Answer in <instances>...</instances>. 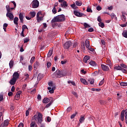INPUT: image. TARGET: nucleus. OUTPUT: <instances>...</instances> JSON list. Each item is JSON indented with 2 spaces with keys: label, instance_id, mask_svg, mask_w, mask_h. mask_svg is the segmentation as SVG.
Listing matches in <instances>:
<instances>
[{
  "label": "nucleus",
  "instance_id": "obj_4",
  "mask_svg": "<svg viewBox=\"0 0 127 127\" xmlns=\"http://www.w3.org/2000/svg\"><path fill=\"white\" fill-rule=\"evenodd\" d=\"M53 78H61L62 77V73L61 70H57L53 74Z\"/></svg>",
  "mask_w": 127,
  "mask_h": 127
},
{
  "label": "nucleus",
  "instance_id": "obj_47",
  "mask_svg": "<svg viewBox=\"0 0 127 127\" xmlns=\"http://www.w3.org/2000/svg\"><path fill=\"white\" fill-rule=\"evenodd\" d=\"M83 25L85 28H89L90 27V25L87 24V23H84Z\"/></svg>",
  "mask_w": 127,
  "mask_h": 127
},
{
  "label": "nucleus",
  "instance_id": "obj_38",
  "mask_svg": "<svg viewBox=\"0 0 127 127\" xmlns=\"http://www.w3.org/2000/svg\"><path fill=\"white\" fill-rule=\"evenodd\" d=\"M120 85L122 87H126V86H127V82H122L120 83Z\"/></svg>",
  "mask_w": 127,
  "mask_h": 127
},
{
  "label": "nucleus",
  "instance_id": "obj_16",
  "mask_svg": "<svg viewBox=\"0 0 127 127\" xmlns=\"http://www.w3.org/2000/svg\"><path fill=\"white\" fill-rule=\"evenodd\" d=\"M17 79H16L15 78H14L13 77L11 79V80L9 81V83L10 85H14L15 83H16V81Z\"/></svg>",
  "mask_w": 127,
  "mask_h": 127
},
{
  "label": "nucleus",
  "instance_id": "obj_36",
  "mask_svg": "<svg viewBox=\"0 0 127 127\" xmlns=\"http://www.w3.org/2000/svg\"><path fill=\"white\" fill-rule=\"evenodd\" d=\"M52 53H53V50H51L49 51L48 54V56L49 57H51V56L52 55Z\"/></svg>",
  "mask_w": 127,
  "mask_h": 127
},
{
  "label": "nucleus",
  "instance_id": "obj_20",
  "mask_svg": "<svg viewBox=\"0 0 127 127\" xmlns=\"http://www.w3.org/2000/svg\"><path fill=\"white\" fill-rule=\"evenodd\" d=\"M90 60V57L89 56H86L84 57L83 61L84 63H87L88 62V60Z\"/></svg>",
  "mask_w": 127,
  "mask_h": 127
},
{
  "label": "nucleus",
  "instance_id": "obj_6",
  "mask_svg": "<svg viewBox=\"0 0 127 127\" xmlns=\"http://www.w3.org/2000/svg\"><path fill=\"white\" fill-rule=\"evenodd\" d=\"M72 46V42L71 41H67L64 44V49H69V47Z\"/></svg>",
  "mask_w": 127,
  "mask_h": 127
},
{
  "label": "nucleus",
  "instance_id": "obj_58",
  "mask_svg": "<svg viewBox=\"0 0 127 127\" xmlns=\"http://www.w3.org/2000/svg\"><path fill=\"white\" fill-rule=\"evenodd\" d=\"M101 42L102 45H106V42L104 41V40H101Z\"/></svg>",
  "mask_w": 127,
  "mask_h": 127
},
{
  "label": "nucleus",
  "instance_id": "obj_10",
  "mask_svg": "<svg viewBox=\"0 0 127 127\" xmlns=\"http://www.w3.org/2000/svg\"><path fill=\"white\" fill-rule=\"evenodd\" d=\"M8 124H9V121L8 120H6L4 121L3 125L1 124L0 126V127H7L8 126Z\"/></svg>",
  "mask_w": 127,
  "mask_h": 127
},
{
  "label": "nucleus",
  "instance_id": "obj_34",
  "mask_svg": "<svg viewBox=\"0 0 127 127\" xmlns=\"http://www.w3.org/2000/svg\"><path fill=\"white\" fill-rule=\"evenodd\" d=\"M114 69L115 70H121L122 67H121V66L120 65H116L114 67Z\"/></svg>",
  "mask_w": 127,
  "mask_h": 127
},
{
  "label": "nucleus",
  "instance_id": "obj_43",
  "mask_svg": "<svg viewBox=\"0 0 127 127\" xmlns=\"http://www.w3.org/2000/svg\"><path fill=\"white\" fill-rule=\"evenodd\" d=\"M77 113L75 112L74 114H72L71 116H70V119L72 120V119H74V118H75V117H76V115H77Z\"/></svg>",
  "mask_w": 127,
  "mask_h": 127
},
{
  "label": "nucleus",
  "instance_id": "obj_12",
  "mask_svg": "<svg viewBox=\"0 0 127 127\" xmlns=\"http://www.w3.org/2000/svg\"><path fill=\"white\" fill-rule=\"evenodd\" d=\"M122 16H121V18L123 20V21H126L127 20V17H126V15L127 14L126 12H122Z\"/></svg>",
  "mask_w": 127,
  "mask_h": 127
},
{
  "label": "nucleus",
  "instance_id": "obj_29",
  "mask_svg": "<svg viewBox=\"0 0 127 127\" xmlns=\"http://www.w3.org/2000/svg\"><path fill=\"white\" fill-rule=\"evenodd\" d=\"M88 81L89 82V83L93 85L94 83H95V79L93 78H90L89 79H88Z\"/></svg>",
  "mask_w": 127,
  "mask_h": 127
},
{
  "label": "nucleus",
  "instance_id": "obj_3",
  "mask_svg": "<svg viewBox=\"0 0 127 127\" xmlns=\"http://www.w3.org/2000/svg\"><path fill=\"white\" fill-rule=\"evenodd\" d=\"M125 117L126 123L127 125V109H126L125 111L123 110L121 112V120L122 121V122L125 121Z\"/></svg>",
  "mask_w": 127,
  "mask_h": 127
},
{
  "label": "nucleus",
  "instance_id": "obj_1",
  "mask_svg": "<svg viewBox=\"0 0 127 127\" xmlns=\"http://www.w3.org/2000/svg\"><path fill=\"white\" fill-rule=\"evenodd\" d=\"M66 20V17L64 14L59 15L55 17L51 21L52 25L54 26L55 22H62Z\"/></svg>",
  "mask_w": 127,
  "mask_h": 127
},
{
  "label": "nucleus",
  "instance_id": "obj_21",
  "mask_svg": "<svg viewBox=\"0 0 127 127\" xmlns=\"http://www.w3.org/2000/svg\"><path fill=\"white\" fill-rule=\"evenodd\" d=\"M85 47L86 48H89L90 47V41H89L88 40H86L85 42Z\"/></svg>",
  "mask_w": 127,
  "mask_h": 127
},
{
  "label": "nucleus",
  "instance_id": "obj_23",
  "mask_svg": "<svg viewBox=\"0 0 127 127\" xmlns=\"http://www.w3.org/2000/svg\"><path fill=\"white\" fill-rule=\"evenodd\" d=\"M39 66V63L36 62L34 64V69H35V70H36V69H37V68H38Z\"/></svg>",
  "mask_w": 127,
  "mask_h": 127
},
{
  "label": "nucleus",
  "instance_id": "obj_15",
  "mask_svg": "<svg viewBox=\"0 0 127 127\" xmlns=\"http://www.w3.org/2000/svg\"><path fill=\"white\" fill-rule=\"evenodd\" d=\"M50 99L51 101L49 103L46 105V108H49V107H50V106H51V105L52 104V103L54 102V99H53V98L50 97Z\"/></svg>",
  "mask_w": 127,
  "mask_h": 127
},
{
  "label": "nucleus",
  "instance_id": "obj_13",
  "mask_svg": "<svg viewBox=\"0 0 127 127\" xmlns=\"http://www.w3.org/2000/svg\"><path fill=\"white\" fill-rule=\"evenodd\" d=\"M21 94V91H18L15 96V100H18V99H19V98L20 97Z\"/></svg>",
  "mask_w": 127,
  "mask_h": 127
},
{
  "label": "nucleus",
  "instance_id": "obj_27",
  "mask_svg": "<svg viewBox=\"0 0 127 127\" xmlns=\"http://www.w3.org/2000/svg\"><path fill=\"white\" fill-rule=\"evenodd\" d=\"M110 16L111 17L112 19H113V18H115L116 20H118V18L117 17V16H116V14H115V13H112L110 15Z\"/></svg>",
  "mask_w": 127,
  "mask_h": 127
},
{
  "label": "nucleus",
  "instance_id": "obj_45",
  "mask_svg": "<svg viewBox=\"0 0 127 127\" xmlns=\"http://www.w3.org/2000/svg\"><path fill=\"white\" fill-rule=\"evenodd\" d=\"M34 60H35V57H32L31 58V59L30 61V63H31V64H32V63H33Z\"/></svg>",
  "mask_w": 127,
  "mask_h": 127
},
{
  "label": "nucleus",
  "instance_id": "obj_62",
  "mask_svg": "<svg viewBox=\"0 0 127 127\" xmlns=\"http://www.w3.org/2000/svg\"><path fill=\"white\" fill-rule=\"evenodd\" d=\"M18 127H24V124H23V123H21L19 124V125Z\"/></svg>",
  "mask_w": 127,
  "mask_h": 127
},
{
  "label": "nucleus",
  "instance_id": "obj_19",
  "mask_svg": "<svg viewBox=\"0 0 127 127\" xmlns=\"http://www.w3.org/2000/svg\"><path fill=\"white\" fill-rule=\"evenodd\" d=\"M62 7H64L66 8L68 6V4H67V2L66 1H64L63 4H61Z\"/></svg>",
  "mask_w": 127,
  "mask_h": 127
},
{
  "label": "nucleus",
  "instance_id": "obj_52",
  "mask_svg": "<svg viewBox=\"0 0 127 127\" xmlns=\"http://www.w3.org/2000/svg\"><path fill=\"white\" fill-rule=\"evenodd\" d=\"M72 95L75 96V97H76V98H78V94H77V92L73 91L72 92Z\"/></svg>",
  "mask_w": 127,
  "mask_h": 127
},
{
  "label": "nucleus",
  "instance_id": "obj_64",
  "mask_svg": "<svg viewBox=\"0 0 127 127\" xmlns=\"http://www.w3.org/2000/svg\"><path fill=\"white\" fill-rule=\"evenodd\" d=\"M71 110H72V108L71 107H68L67 108L66 111L67 112H68V113H69L71 111Z\"/></svg>",
  "mask_w": 127,
  "mask_h": 127
},
{
  "label": "nucleus",
  "instance_id": "obj_25",
  "mask_svg": "<svg viewBox=\"0 0 127 127\" xmlns=\"http://www.w3.org/2000/svg\"><path fill=\"white\" fill-rule=\"evenodd\" d=\"M13 64H14L13 61L11 60V61L9 62V68H10V69H11V68H12V67H13Z\"/></svg>",
  "mask_w": 127,
  "mask_h": 127
},
{
  "label": "nucleus",
  "instance_id": "obj_35",
  "mask_svg": "<svg viewBox=\"0 0 127 127\" xmlns=\"http://www.w3.org/2000/svg\"><path fill=\"white\" fill-rule=\"evenodd\" d=\"M30 14L31 15V17H34V16H35V15H36V13H35V12L33 11V12H30Z\"/></svg>",
  "mask_w": 127,
  "mask_h": 127
},
{
  "label": "nucleus",
  "instance_id": "obj_22",
  "mask_svg": "<svg viewBox=\"0 0 127 127\" xmlns=\"http://www.w3.org/2000/svg\"><path fill=\"white\" fill-rule=\"evenodd\" d=\"M90 65H91V66H92L93 67H96V66H97V63H96V62H95L94 61H91L90 63H89Z\"/></svg>",
  "mask_w": 127,
  "mask_h": 127
},
{
  "label": "nucleus",
  "instance_id": "obj_26",
  "mask_svg": "<svg viewBox=\"0 0 127 127\" xmlns=\"http://www.w3.org/2000/svg\"><path fill=\"white\" fill-rule=\"evenodd\" d=\"M81 48L82 49V50H86V48L85 47V43L84 42H81Z\"/></svg>",
  "mask_w": 127,
  "mask_h": 127
},
{
  "label": "nucleus",
  "instance_id": "obj_54",
  "mask_svg": "<svg viewBox=\"0 0 127 127\" xmlns=\"http://www.w3.org/2000/svg\"><path fill=\"white\" fill-rule=\"evenodd\" d=\"M37 99L39 101H41V95H40V94H38L37 96Z\"/></svg>",
  "mask_w": 127,
  "mask_h": 127
},
{
  "label": "nucleus",
  "instance_id": "obj_37",
  "mask_svg": "<svg viewBox=\"0 0 127 127\" xmlns=\"http://www.w3.org/2000/svg\"><path fill=\"white\" fill-rule=\"evenodd\" d=\"M99 25L100 26V27H102V28H104L105 27V24H104L103 22H100L99 23Z\"/></svg>",
  "mask_w": 127,
  "mask_h": 127
},
{
  "label": "nucleus",
  "instance_id": "obj_41",
  "mask_svg": "<svg viewBox=\"0 0 127 127\" xmlns=\"http://www.w3.org/2000/svg\"><path fill=\"white\" fill-rule=\"evenodd\" d=\"M52 12L54 14H55L57 12V9H56V8L55 7H54L52 9Z\"/></svg>",
  "mask_w": 127,
  "mask_h": 127
},
{
  "label": "nucleus",
  "instance_id": "obj_30",
  "mask_svg": "<svg viewBox=\"0 0 127 127\" xmlns=\"http://www.w3.org/2000/svg\"><path fill=\"white\" fill-rule=\"evenodd\" d=\"M62 25V24L61 23H55V24H54V26H53V27H55V26H57L58 27H61Z\"/></svg>",
  "mask_w": 127,
  "mask_h": 127
},
{
  "label": "nucleus",
  "instance_id": "obj_50",
  "mask_svg": "<svg viewBox=\"0 0 127 127\" xmlns=\"http://www.w3.org/2000/svg\"><path fill=\"white\" fill-rule=\"evenodd\" d=\"M122 35L124 37H125V38H127V32H123Z\"/></svg>",
  "mask_w": 127,
  "mask_h": 127
},
{
  "label": "nucleus",
  "instance_id": "obj_40",
  "mask_svg": "<svg viewBox=\"0 0 127 127\" xmlns=\"http://www.w3.org/2000/svg\"><path fill=\"white\" fill-rule=\"evenodd\" d=\"M70 6L72 7V8H73L74 9H76V8H78V7L76 6V4H75V3H74L72 4H71Z\"/></svg>",
  "mask_w": 127,
  "mask_h": 127
},
{
  "label": "nucleus",
  "instance_id": "obj_44",
  "mask_svg": "<svg viewBox=\"0 0 127 127\" xmlns=\"http://www.w3.org/2000/svg\"><path fill=\"white\" fill-rule=\"evenodd\" d=\"M88 50H89V51H91V52H94V51H95V50H94V49H93V48H92V47H90L89 48H87Z\"/></svg>",
  "mask_w": 127,
  "mask_h": 127
},
{
  "label": "nucleus",
  "instance_id": "obj_8",
  "mask_svg": "<svg viewBox=\"0 0 127 127\" xmlns=\"http://www.w3.org/2000/svg\"><path fill=\"white\" fill-rule=\"evenodd\" d=\"M101 68L103 71H109V66H108V64H101Z\"/></svg>",
  "mask_w": 127,
  "mask_h": 127
},
{
  "label": "nucleus",
  "instance_id": "obj_56",
  "mask_svg": "<svg viewBox=\"0 0 127 127\" xmlns=\"http://www.w3.org/2000/svg\"><path fill=\"white\" fill-rule=\"evenodd\" d=\"M47 121L49 123L51 122V118H50V117H47Z\"/></svg>",
  "mask_w": 127,
  "mask_h": 127
},
{
  "label": "nucleus",
  "instance_id": "obj_5",
  "mask_svg": "<svg viewBox=\"0 0 127 127\" xmlns=\"http://www.w3.org/2000/svg\"><path fill=\"white\" fill-rule=\"evenodd\" d=\"M32 8H37L39 6V1L38 0H34L31 3Z\"/></svg>",
  "mask_w": 127,
  "mask_h": 127
},
{
  "label": "nucleus",
  "instance_id": "obj_14",
  "mask_svg": "<svg viewBox=\"0 0 127 127\" xmlns=\"http://www.w3.org/2000/svg\"><path fill=\"white\" fill-rule=\"evenodd\" d=\"M51 98H50V99L48 98H45L43 100L42 102L43 103V104H47V103H49L50 102V100H51Z\"/></svg>",
  "mask_w": 127,
  "mask_h": 127
},
{
  "label": "nucleus",
  "instance_id": "obj_55",
  "mask_svg": "<svg viewBox=\"0 0 127 127\" xmlns=\"http://www.w3.org/2000/svg\"><path fill=\"white\" fill-rule=\"evenodd\" d=\"M88 31H89V32H93V31H94V28H90L88 29Z\"/></svg>",
  "mask_w": 127,
  "mask_h": 127
},
{
  "label": "nucleus",
  "instance_id": "obj_61",
  "mask_svg": "<svg viewBox=\"0 0 127 127\" xmlns=\"http://www.w3.org/2000/svg\"><path fill=\"white\" fill-rule=\"evenodd\" d=\"M28 70L29 71H31L32 70V66L30 65L28 66Z\"/></svg>",
  "mask_w": 127,
  "mask_h": 127
},
{
  "label": "nucleus",
  "instance_id": "obj_42",
  "mask_svg": "<svg viewBox=\"0 0 127 127\" xmlns=\"http://www.w3.org/2000/svg\"><path fill=\"white\" fill-rule=\"evenodd\" d=\"M31 127H36V124H35V122H32L30 124Z\"/></svg>",
  "mask_w": 127,
  "mask_h": 127
},
{
  "label": "nucleus",
  "instance_id": "obj_60",
  "mask_svg": "<svg viewBox=\"0 0 127 127\" xmlns=\"http://www.w3.org/2000/svg\"><path fill=\"white\" fill-rule=\"evenodd\" d=\"M47 68H50L51 64L50 63H47Z\"/></svg>",
  "mask_w": 127,
  "mask_h": 127
},
{
  "label": "nucleus",
  "instance_id": "obj_11",
  "mask_svg": "<svg viewBox=\"0 0 127 127\" xmlns=\"http://www.w3.org/2000/svg\"><path fill=\"white\" fill-rule=\"evenodd\" d=\"M12 77L14 79L17 80L19 78V73H18V72H15L13 74Z\"/></svg>",
  "mask_w": 127,
  "mask_h": 127
},
{
  "label": "nucleus",
  "instance_id": "obj_51",
  "mask_svg": "<svg viewBox=\"0 0 127 127\" xmlns=\"http://www.w3.org/2000/svg\"><path fill=\"white\" fill-rule=\"evenodd\" d=\"M104 83H105V80L102 79L99 83V86H102Z\"/></svg>",
  "mask_w": 127,
  "mask_h": 127
},
{
  "label": "nucleus",
  "instance_id": "obj_49",
  "mask_svg": "<svg viewBox=\"0 0 127 127\" xmlns=\"http://www.w3.org/2000/svg\"><path fill=\"white\" fill-rule=\"evenodd\" d=\"M121 66L122 67V68H125V69H127V66L124 64H121Z\"/></svg>",
  "mask_w": 127,
  "mask_h": 127
},
{
  "label": "nucleus",
  "instance_id": "obj_2",
  "mask_svg": "<svg viewBox=\"0 0 127 127\" xmlns=\"http://www.w3.org/2000/svg\"><path fill=\"white\" fill-rule=\"evenodd\" d=\"M34 119L36 121H38V124H41L42 120H43L42 114L38 112V116L35 115L34 116Z\"/></svg>",
  "mask_w": 127,
  "mask_h": 127
},
{
  "label": "nucleus",
  "instance_id": "obj_32",
  "mask_svg": "<svg viewBox=\"0 0 127 127\" xmlns=\"http://www.w3.org/2000/svg\"><path fill=\"white\" fill-rule=\"evenodd\" d=\"M22 32H24V30H25V29H26L27 30H28V28H27V26L25 25H23L22 26Z\"/></svg>",
  "mask_w": 127,
  "mask_h": 127
},
{
  "label": "nucleus",
  "instance_id": "obj_9",
  "mask_svg": "<svg viewBox=\"0 0 127 127\" xmlns=\"http://www.w3.org/2000/svg\"><path fill=\"white\" fill-rule=\"evenodd\" d=\"M73 13L74 15L78 16V17H81V16H83V13L79 12L76 10L74 11Z\"/></svg>",
  "mask_w": 127,
  "mask_h": 127
},
{
  "label": "nucleus",
  "instance_id": "obj_31",
  "mask_svg": "<svg viewBox=\"0 0 127 127\" xmlns=\"http://www.w3.org/2000/svg\"><path fill=\"white\" fill-rule=\"evenodd\" d=\"M62 72V77H65L67 75V71H61Z\"/></svg>",
  "mask_w": 127,
  "mask_h": 127
},
{
  "label": "nucleus",
  "instance_id": "obj_59",
  "mask_svg": "<svg viewBox=\"0 0 127 127\" xmlns=\"http://www.w3.org/2000/svg\"><path fill=\"white\" fill-rule=\"evenodd\" d=\"M13 94V93H12V92L10 91L8 93V96H9V97H10V96H12Z\"/></svg>",
  "mask_w": 127,
  "mask_h": 127
},
{
  "label": "nucleus",
  "instance_id": "obj_7",
  "mask_svg": "<svg viewBox=\"0 0 127 127\" xmlns=\"http://www.w3.org/2000/svg\"><path fill=\"white\" fill-rule=\"evenodd\" d=\"M6 16H7V17H8V18H9L10 20H13L14 16H13V14H12V13L7 12Z\"/></svg>",
  "mask_w": 127,
  "mask_h": 127
},
{
  "label": "nucleus",
  "instance_id": "obj_33",
  "mask_svg": "<svg viewBox=\"0 0 127 127\" xmlns=\"http://www.w3.org/2000/svg\"><path fill=\"white\" fill-rule=\"evenodd\" d=\"M37 20L38 22H40V21H42V20H43V17H40V16L37 17Z\"/></svg>",
  "mask_w": 127,
  "mask_h": 127
},
{
  "label": "nucleus",
  "instance_id": "obj_28",
  "mask_svg": "<svg viewBox=\"0 0 127 127\" xmlns=\"http://www.w3.org/2000/svg\"><path fill=\"white\" fill-rule=\"evenodd\" d=\"M85 121V117L84 116H81L79 119V124H82L83 122Z\"/></svg>",
  "mask_w": 127,
  "mask_h": 127
},
{
  "label": "nucleus",
  "instance_id": "obj_57",
  "mask_svg": "<svg viewBox=\"0 0 127 127\" xmlns=\"http://www.w3.org/2000/svg\"><path fill=\"white\" fill-rule=\"evenodd\" d=\"M28 41H29V39H25L24 40V43H27V42H28Z\"/></svg>",
  "mask_w": 127,
  "mask_h": 127
},
{
  "label": "nucleus",
  "instance_id": "obj_48",
  "mask_svg": "<svg viewBox=\"0 0 127 127\" xmlns=\"http://www.w3.org/2000/svg\"><path fill=\"white\" fill-rule=\"evenodd\" d=\"M22 61H23V57L20 56V60L19 62H21L22 64V65H24L23 63H22Z\"/></svg>",
  "mask_w": 127,
  "mask_h": 127
},
{
  "label": "nucleus",
  "instance_id": "obj_39",
  "mask_svg": "<svg viewBox=\"0 0 127 127\" xmlns=\"http://www.w3.org/2000/svg\"><path fill=\"white\" fill-rule=\"evenodd\" d=\"M75 4L76 5H78V6H81V5H82V2H81L80 1H75Z\"/></svg>",
  "mask_w": 127,
  "mask_h": 127
},
{
  "label": "nucleus",
  "instance_id": "obj_18",
  "mask_svg": "<svg viewBox=\"0 0 127 127\" xmlns=\"http://www.w3.org/2000/svg\"><path fill=\"white\" fill-rule=\"evenodd\" d=\"M19 18L20 20V22L22 23H23V14H22L21 13H20L19 14Z\"/></svg>",
  "mask_w": 127,
  "mask_h": 127
},
{
  "label": "nucleus",
  "instance_id": "obj_46",
  "mask_svg": "<svg viewBox=\"0 0 127 127\" xmlns=\"http://www.w3.org/2000/svg\"><path fill=\"white\" fill-rule=\"evenodd\" d=\"M86 11L87 12H93V10H92V9L91 8H89V7H87Z\"/></svg>",
  "mask_w": 127,
  "mask_h": 127
},
{
  "label": "nucleus",
  "instance_id": "obj_24",
  "mask_svg": "<svg viewBox=\"0 0 127 127\" xmlns=\"http://www.w3.org/2000/svg\"><path fill=\"white\" fill-rule=\"evenodd\" d=\"M13 22L14 24H16V25H17L18 24V17H15L14 18Z\"/></svg>",
  "mask_w": 127,
  "mask_h": 127
},
{
  "label": "nucleus",
  "instance_id": "obj_53",
  "mask_svg": "<svg viewBox=\"0 0 127 127\" xmlns=\"http://www.w3.org/2000/svg\"><path fill=\"white\" fill-rule=\"evenodd\" d=\"M127 68H123L121 67V71H122L123 72V73H127Z\"/></svg>",
  "mask_w": 127,
  "mask_h": 127
},
{
  "label": "nucleus",
  "instance_id": "obj_63",
  "mask_svg": "<svg viewBox=\"0 0 127 127\" xmlns=\"http://www.w3.org/2000/svg\"><path fill=\"white\" fill-rule=\"evenodd\" d=\"M96 9H97V10L100 11V10H101L102 9V7H101V6H97V7H96Z\"/></svg>",
  "mask_w": 127,
  "mask_h": 127
},
{
  "label": "nucleus",
  "instance_id": "obj_17",
  "mask_svg": "<svg viewBox=\"0 0 127 127\" xmlns=\"http://www.w3.org/2000/svg\"><path fill=\"white\" fill-rule=\"evenodd\" d=\"M80 82H81V83H82V84H84V85H88V82H87V80H86V79L81 78L80 79Z\"/></svg>",
  "mask_w": 127,
  "mask_h": 127
}]
</instances>
